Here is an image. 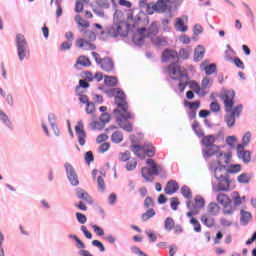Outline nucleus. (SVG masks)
I'll use <instances>...</instances> for the list:
<instances>
[{
  "label": "nucleus",
  "mask_w": 256,
  "mask_h": 256,
  "mask_svg": "<svg viewBox=\"0 0 256 256\" xmlns=\"http://www.w3.org/2000/svg\"><path fill=\"white\" fill-rule=\"evenodd\" d=\"M145 9L146 12L139 10L135 17L133 16V10H129L127 13L128 23L123 20V12L115 10L113 15V24L108 25L104 30H101L100 35L106 36V39H109V37L115 39L119 37V35L120 37H127V32H121L123 31V25H126V29L128 31L139 27L140 23H143V25H149L148 15H153L155 13V6L153 2L148 3Z\"/></svg>",
  "instance_id": "obj_1"
},
{
  "label": "nucleus",
  "mask_w": 256,
  "mask_h": 256,
  "mask_svg": "<svg viewBox=\"0 0 256 256\" xmlns=\"http://www.w3.org/2000/svg\"><path fill=\"white\" fill-rule=\"evenodd\" d=\"M174 60L169 66H168V72L171 73L172 76L171 79H189V74L184 73L181 71V66L179 65V53L173 49L166 48L162 52V63H167L168 61Z\"/></svg>",
  "instance_id": "obj_2"
},
{
  "label": "nucleus",
  "mask_w": 256,
  "mask_h": 256,
  "mask_svg": "<svg viewBox=\"0 0 256 256\" xmlns=\"http://www.w3.org/2000/svg\"><path fill=\"white\" fill-rule=\"evenodd\" d=\"M146 164H148L150 168L147 166L142 167L141 173L143 179H145L147 183H152L153 175H159L161 179H167V172L165 171V168H163L162 165L157 164V162H155V160L151 158H148L146 160Z\"/></svg>",
  "instance_id": "obj_3"
},
{
  "label": "nucleus",
  "mask_w": 256,
  "mask_h": 256,
  "mask_svg": "<svg viewBox=\"0 0 256 256\" xmlns=\"http://www.w3.org/2000/svg\"><path fill=\"white\" fill-rule=\"evenodd\" d=\"M109 98L114 97V105L116 109L113 110L114 114L121 113V111L127 112L129 109V103L127 102V95L121 88H110L103 90Z\"/></svg>",
  "instance_id": "obj_4"
},
{
  "label": "nucleus",
  "mask_w": 256,
  "mask_h": 256,
  "mask_svg": "<svg viewBox=\"0 0 256 256\" xmlns=\"http://www.w3.org/2000/svg\"><path fill=\"white\" fill-rule=\"evenodd\" d=\"M221 99L224 101V107L226 113H230L232 117H241V113H243V104L235 105V90H227L222 96Z\"/></svg>",
  "instance_id": "obj_5"
},
{
  "label": "nucleus",
  "mask_w": 256,
  "mask_h": 256,
  "mask_svg": "<svg viewBox=\"0 0 256 256\" xmlns=\"http://www.w3.org/2000/svg\"><path fill=\"white\" fill-rule=\"evenodd\" d=\"M84 37L88 40H85V38H78L76 40V47H79V49H84V51H95L97 46L91 43V41H96L97 34H95L93 30H86L84 32Z\"/></svg>",
  "instance_id": "obj_6"
},
{
  "label": "nucleus",
  "mask_w": 256,
  "mask_h": 256,
  "mask_svg": "<svg viewBox=\"0 0 256 256\" xmlns=\"http://www.w3.org/2000/svg\"><path fill=\"white\" fill-rule=\"evenodd\" d=\"M15 42L19 61H25L29 55V43H27L25 35L21 33L17 34Z\"/></svg>",
  "instance_id": "obj_7"
},
{
  "label": "nucleus",
  "mask_w": 256,
  "mask_h": 256,
  "mask_svg": "<svg viewBox=\"0 0 256 256\" xmlns=\"http://www.w3.org/2000/svg\"><path fill=\"white\" fill-rule=\"evenodd\" d=\"M216 201L222 205L224 215H233L235 213L233 200L227 194L219 193L216 197Z\"/></svg>",
  "instance_id": "obj_8"
},
{
  "label": "nucleus",
  "mask_w": 256,
  "mask_h": 256,
  "mask_svg": "<svg viewBox=\"0 0 256 256\" xmlns=\"http://www.w3.org/2000/svg\"><path fill=\"white\" fill-rule=\"evenodd\" d=\"M154 5L155 13L163 14L169 19H173V14H171V7H169V2L167 0H157Z\"/></svg>",
  "instance_id": "obj_9"
},
{
  "label": "nucleus",
  "mask_w": 256,
  "mask_h": 256,
  "mask_svg": "<svg viewBox=\"0 0 256 256\" xmlns=\"http://www.w3.org/2000/svg\"><path fill=\"white\" fill-rule=\"evenodd\" d=\"M64 167L66 169V175L69 183L72 185V187L79 186V176L77 175V172L75 171V168L71 163L66 162L64 164Z\"/></svg>",
  "instance_id": "obj_10"
},
{
  "label": "nucleus",
  "mask_w": 256,
  "mask_h": 256,
  "mask_svg": "<svg viewBox=\"0 0 256 256\" xmlns=\"http://www.w3.org/2000/svg\"><path fill=\"white\" fill-rule=\"evenodd\" d=\"M75 132L78 137V143L81 145V147L85 146V143L87 142L85 139H87V133L85 132V125L83 124V121H78L77 125L75 126Z\"/></svg>",
  "instance_id": "obj_11"
},
{
  "label": "nucleus",
  "mask_w": 256,
  "mask_h": 256,
  "mask_svg": "<svg viewBox=\"0 0 256 256\" xmlns=\"http://www.w3.org/2000/svg\"><path fill=\"white\" fill-rule=\"evenodd\" d=\"M75 194L77 199H81L82 201H85V203H88V205H93V203H95L91 195H89V193L85 191V189L83 188H76Z\"/></svg>",
  "instance_id": "obj_12"
},
{
  "label": "nucleus",
  "mask_w": 256,
  "mask_h": 256,
  "mask_svg": "<svg viewBox=\"0 0 256 256\" xmlns=\"http://www.w3.org/2000/svg\"><path fill=\"white\" fill-rule=\"evenodd\" d=\"M187 209H203L205 207V198H203L201 195H197L194 198V204L191 202V200H188L186 202Z\"/></svg>",
  "instance_id": "obj_13"
},
{
  "label": "nucleus",
  "mask_w": 256,
  "mask_h": 256,
  "mask_svg": "<svg viewBox=\"0 0 256 256\" xmlns=\"http://www.w3.org/2000/svg\"><path fill=\"white\" fill-rule=\"evenodd\" d=\"M143 151V154H137L140 159H145V157H155V153L157 150L155 149V146H153V143L145 142Z\"/></svg>",
  "instance_id": "obj_14"
},
{
  "label": "nucleus",
  "mask_w": 256,
  "mask_h": 256,
  "mask_svg": "<svg viewBox=\"0 0 256 256\" xmlns=\"http://www.w3.org/2000/svg\"><path fill=\"white\" fill-rule=\"evenodd\" d=\"M236 151L238 159H241L245 165L251 163V151L245 148H236Z\"/></svg>",
  "instance_id": "obj_15"
},
{
  "label": "nucleus",
  "mask_w": 256,
  "mask_h": 256,
  "mask_svg": "<svg viewBox=\"0 0 256 256\" xmlns=\"http://www.w3.org/2000/svg\"><path fill=\"white\" fill-rule=\"evenodd\" d=\"M100 67L103 69V71H106V73H111V71L115 69V62H113V58L105 57L103 58Z\"/></svg>",
  "instance_id": "obj_16"
},
{
  "label": "nucleus",
  "mask_w": 256,
  "mask_h": 256,
  "mask_svg": "<svg viewBox=\"0 0 256 256\" xmlns=\"http://www.w3.org/2000/svg\"><path fill=\"white\" fill-rule=\"evenodd\" d=\"M221 149V147L214 145L208 148H205L202 150L203 153V157L204 159H211V157H213V155H219V150Z\"/></svg>",
  "instance_id": "obj_17"
},
{
  "label": "nucleus",
  "mask_w": 256,
  "mask_h": 256,
  "mask_svg": "<svg viewBox=\"0 0 256 256\" xmlns=\"http://www.w3.org/2000/svg\"><path fill=\"white\" fill-rule=\"evenodd\" d=\"M164 191L166 195H174V193L179 191V183H177L175 180L168 181Z\"/></svg>",
  "instance_id": "obj_18"
},
{
  "label": "nucleus",
  "mask_w": 256,
  "mask_h": 256,
  "mask_svg": "<svg viewBox=\"0 0 256 256\" xmlns=\"http://www.w3.org/2000/svg\"><path fill=\"white\" fill-rule=\"evenodd\" d=\"M207 63H209L208 60H205L204 62L201 63V67L204 66V71L206 73V75H213L215 73H217V64L215 63H211L209 65H207Z\"/></svg>",
  "instance_id": "obj_19"
},
{
  "label": "nucleus",
  "mask_w": 256,
  "mask_h": 256,
  "mask_svg": "<svg viewBox=\"0 0 256 256\" xmlns=\"http://www.w3.org/2000/svg\"><path fill=\"white\" fill-rule=\"evenodd\" d=\"M157 35H159V26L157 25V22L154 21L147 29V38L152 39V37H157Z\"/></svg>",
  "instance_id": "obj_20"
},
{
  "label": "nucleus",
  "mask_w": 256,
  "mask_h": 256,
  "mask_svg": "<svg viewBox=\"0 0 256 256\" xmlns=\"http://www.w3.org/2000/svg\"><path fill=\"white\" fill-rule=\"evenodd\" d=\"M253 219V215L249 211L240 210V223L241 225H249V221Z\"/></svg>",
  "instance_id": "obj_21"
},
{
  "label": "nucleus",
  "mask_w": 256,
  "mask_h": 256,
  "mask_svg": "<svg viewBox=\"0 0 256 256\" xmlns=\"http://www.w3.org/2000/svg\"><path fill=\"white\" fill-rule=\"evenodd\" d=\"M120 116L116 117V123H118V125H121V123H123V119L124 121H129V119H133V114H131V112H129V108L125 111H120Z\"/></svg>",
  "instance_id": "obj_22"
},
{
  "label": "nucleus",
  "mask_w": 256,
  "mask_h": 256,
  "mask_svg": "<svg viewBox=\"0 0 256 256\" xmlns=\"http://www.w3.org/2000/svg\"><path fill=\"white\" fill-rule=\"evenodd\" d=\"M150 40L155 47H166L167 45V38L165 36H154Z\"/></svg>",
  "instance_id": "obj_23"
},
{
  "label": "nucleus",
  "mask_w": 256,
  "mask_h": 256,
  "mask_svg": "<svg viewBox=\"0 0 256 256\" xmlns=\"http://www.w3.org/2000/svg\"><path fill=\"white\" fill-rule=\"evenodd\" d=\"M104 85L106 87H117L119 85V79H117V76H104Z\"/></svg>",
  "instance_id": "obj_24"
},
{
  "label": "nucleus",
  "mask_w": 256,
  "mask_h": 256,
  "mask_svg": "<svg viewBox=\"0 0 256 256\" xmlns=\"http://www.w3.org/2000/svg\"><path fill=\"white\" fill-rule=\"evenodd\" d=\"M205 57V48L203 45H198L194 51V63H199Z\"/></svg>",
  "instance_id": "obj_25"
},
{
  "label": "nucleus",
  "mask_w": 256,
  "mask_h": 256,
  "mask_svg": "<svg viewBox=\"0 0 256 256\" xmlns=\"http://www.w3.org/2000/svg\"><path fill=\"white\" fill-rule=\"evenodd\" d=\"M0 121L3 123L4 127H7V129H10V131H13V123L11 122V119H9V116L0 110Z\"/></svg>",
  "instance_id": "obj_26"
},
{
  "label": "nucleus",
  "mask_w": 256,
  "mask_h": 256,
  "mask_svg": "<svg viewBox=\"0 0 256 256\" xmlns=\"http://www.w3.org/2000/svg\"><path fill=\"white\" fill-rule=\"evenodd\" d=\"M215 141H216L215 135L210 134V135L205 136L202 139L201 143H202V145H204V147L209 148V147L215 146Z\"/></svg>",
  "instance_id": "obj_27"
},
{
  "label": "nucleus",
  "mask_w": 256,
  "mask_h": 256,
  "mask_svg": "<svg viewBox=\"0 0 256 256\" xmlns=\"http://www.w3.org/2000/svg\"><path fill=\"white\" fill-rule=\"evenodd\" d=\"M174 26L176 31H180L181 33H186V31L189 29L187 25H185V20H183V18H176Z\"/></svg>",
  "instance_id": "obj_28"
},
{
  "label": "nucleus",
  "mask_w": 256,
  "mask_h": 256,
  "mask_svg": "<svg viewBox=\"0 0 256 256\" xmlns=\"http://www.w3.org/2000/svg\"><path fill=\"white\" fill-rule=\"evenodd\" d=\"M219 211H221V207L219 206V204L215 203V202H211L208 205V213L212 216H217L219 215Z\"/></svg>",
  "instance_id": "obj_29"
},
{
  "label": "nucleus",
  "mask_w": 256,
  "mask_h": 256,
  "mask_svg": "<svg viewBox=\"0 0 256 256\" xmlns=\"http://www.w3.org/2000/svg\"><path fill=\"white\" fill-rule=\"evenodd\" d=\"M251 143V132H246L242 137V143L238 144L236 148L245 149Z\"/></svg>",
  "instance_id": "obj_30"
},
{
  "label": "nucleus",
  "mask_w": 256,
  "mask_h": 256,
  "mask_svg": "<svg viewBox=\"0 0 256 256\" xmlns=\"http://www.w3.org/2000/svg\"><path fill=\"white\" fill-rule=\"evenodd\" d=\"M81 65L82 67H91V60L85 55L79 56L76 61V66Z\"/></svg>",
  "instance_id": "obj_31"
},
{
  "label": "nucleus",
  "mask_w": 256,
  "mask_h": 256,
  "mask_svg": "<svg viewBox=\"0 0 256 256\" xmlns=\"http://www.w3.org/2000/svg\"><path fill=\"white\" fill-rule=\"evenodd\" d=\"M206 227L213 229L215 227V218H208L207 215H202L200 219Z\"/></svg>",
  "instance_id": "obj_32"
},
{
  "label": "nucleus",
  "mask_w": 256,
  "mask_h": 256,
  "mask_svg": "<svg viewBox=\"0 0 256 256\" xmlns=\"http://www.w3.org/2000/svg\"><path fill=\"white\" fill-rule=\"evenodd\" d=\"M180 193L185 199L190 200L193 198V192L191 191V188H189V186L187 185H183L181 187Z\"/></svg>",
  "instance_id": "obj_33"
},
{
  "label": "nucleus",
  "mask_w": 256,
  "mask_h": 256,
  "mask_svg": "<svg viewBox=\"0 0 256 256\" xmlns=\"http://www.w3.org/2000/svg\"><path fill=\"white\" fill-rule=\"evenodd\" d=\"M171 7V15H173V11H177L181 5H183V0H166Z\"/></svg>",
  "instance_id": "obj_34"
},
{
  "label": "nucleus",
  "mask_w": 256,
  "mask_h": 256,
  "mask_svg": "<svg viewBox=\"0 0 256 256\" xmlns=\"http://www.w3.org/2000/svg\"><path fill=\"white\" fill-rule=\"evenodd\" d=\"M111 141L112 143L119 145V143L123 141V132L119 130L113 132V134L111 135Z\"/></svg>",
  "instance_id": "obj_35"
},
{
  "label": "nucleus",
  "mask_w": 256,
  "mask_h": 256,
  "mask_svg": "<svg viewBox=\"0 0 256 256\" xmlns=\"http://www.w3.org/2000/svg\"><path fill=\"white\" fill-rule=\"evenodd\" d=\"M184 106L188 107V109H190V111H197V109H199V107H201V101L196 100V101H185L184 102Z\"/></svg>",
  "instance_id": "obj_36"
},
{
  "label": "nucleus",
  "mask_w": 256,
  "mask_h": 256,
  "mask_svg": "<svg viewBox=\"0 0 256 256\" xmlns=\"http://www.w3.org/2000/svg\"><path fill=\"white\" fill-rule=\"evenodd\" d=\"M155 215H157V212H155V209L148 208V210L142 214L141 219L143 222L149 221V219L155 217Z\"/></svg>",
  "instance_id": "obj_37"
},
{
  "label": "nucleus",
  "mask_w": 256,
  "mask_h": 256,
  "mask_svg": "<svg viewBox=\"0 0 256 256\" xmlns=\"http://www.w3.org/2000/svg\"><path fill=\"white\" fill-rule=\"evenodd\" d=\"M165 231H173L175 229V220L171 217H167L164 221Z\"/></svg>",
  "instance_id": "obj_38"
},
{
  "label": "nucleus",
  "mask_w": 256,
  "mask_h": 256,
  "mask_svg": "<svg viewBox=\"0 0 256 256\" xmlns=\"http://www.w3.org/2000/svg\"><path fill=\"white\" fill-rule=\"evenodd\" d=\"M231 157H233V154L231 152H228V153H223V152H219L217 154V159L222 161V159H225L224 163L226 165H229L230 161H231Z\"/></svg>",
  "instance_id": "obj_39"
},
{
  "label": "nucleus",
  "mask_w": 256,
  "mask_h": 256,
  "mask_svg": "<svg viewBox=\"0 0 256 256\" xmlns=\"http://www.w3.org/2000/svg\"><path fill=\"white\" fill-rule=\"evenodd\" d=\"M145 39H146V36H140L137 34H134L132 36V42L134 43V45H136V47H141V45L145 43Z\"/></svg>",
  "instance_id": "obj_40"
},
{
  "label": "nucleus",
  "mask_w": 256,
  "mask_h": 256,
  "mask_svg": "<svg viewBox=\"0 0 256 256\" xmlns=\"http://www.w3.org/2000/svg\"><path fill=\"white\" fill-rule=\"evenodd\" d=\"M238 183H242L247 185L248 183H251V175L248 173H242L237 177Z\"/></svg>",
  "instance_id": "obj_41"
},
{
  "label": "nucleus",
  "mask_w": 256,
  "mask_h": 256,
  "mask_svg": "<svg viewBox=\"0 0 256 256\" xmlns=\"http://www.w3.org/2000/svg\"><path fill=\"white\" fill-rule=\"evenodd\" d=\"M224 121L227 124V127H229V129H231L232 127H235V123L237 121V118H235V116L233 115H225L224 116Z\"/></svg>",
  "instance_id": "obj_42"
},
{
  "label": "nucleus",
  "mask_w": 256,
  "mask_h": 256,
  "mask_svg": "<svg viewBox=\"0 0 256 256\" xmlns=\"http://www.w3.org/2000/svg\"><path fill=\"white\" fill-rule=\"evenodd\" d=\"M91 87V84L87 82L85 79H80L79 80V85L75 87V92H82L81 89H89Z\"/></svg>",
  "instance_id": "obj_43"
},
{
  "label": "nucleus",
  "mask_w": 256,
  "mask_h": 256,
  "mask_svg": "<svg viewBox=\"0 0 256 256\" xmlns=\"http://www.w3.org/2000/svg\"><path fill=\"white\" fill-rule=\"evenodd\" d=\"M214 177L217 181H219L220 183H226V185H228V187H231V180L229 179V174L226 175H220L217 176V174H214Z\"/></svg>",
  "instance_id": "obj_44"
},
{
  "label": "nucleus",
  "mask_w": 256,
  "mask_h": 256,
  "mask_svg": "<svg viewBox=\"0 0 256 256\" xmlns=\"http://www.w3.org/2000/svg\"><path fill=\"white\" fill-rule=\"evenodd\" d=\"M226 171L231 175H235V173L241 172V164H230Z\"/></svg>",
  "instance_id": "obj_45"
},
{
  "label": "nucleus",
  "mask_w": 256,
  "mask_h": 256,
  "mask_svg": "<svg viewBox=\"0 0 256 256\" xmlns=\"http://www.w3.org/2000/svg\"><path fill=\"white\" fill-rule=\"evenodd\" d=\"M90 128L95 130L97 129L98 131H101L103 129H105V124L103 121H94L90 123Z\"/></svg>",
  "instance_id": "obj_46"
},
{
  "label": "nucleus",
  "mask_w": 256,
  "mask_h": 256,
  "mask_svg": "<svg viewBox=\"0 0 256 256\" xmlns=\"http://www.w3.org/2000/svg\"><path fill=\"white\" fill-rule=\"evenodd\" d=\"M84 92H75V95L79 97V102L82 103V105H87L90 103L89 96L83 94Z\"/></svg>",
  "instance_id": "obj_47"
},
{
  "label": "nucleus",
  "mask_w": 256,
  "mask_h": 256,
  "mask_svg": "<svg viewBox=\"0 0 256 256\" xmlns=\"http://www.w3.org/2000/svg\"><path fill=\"white\" fill-rule=\"evenodd\" d=\"M230 187L231 186H229V185L225 186V184H222V182L218 183L217 186H215V184H212V189L216 193H219V191H229Z\"/></svg>",
  "instance_id": "obj_48"
},
{
  "label": "nucleus",
  "mask_w": 256,
  "mask_h": 256,
  "mask_svg": "<svg viewBox=\"0 0 256 256\" xmlns=\"http://www.w3.org/2000/svg\"><path fill=\"white\" fill-rule=\"evenodd\" d=\"M190 224L193 225L195 233H201V223L197 218L192 217L190 219Z\"/></svg>",
  "instance_id": "obj_49"
},
{
  "label": "nucleus",
  "mask_w": 256,
  "mask_h": 256,
  "mask_svg": "<svg viewBox=\"0 0 256 256\" xmlns=\"http://www.w3.org/2000/svg\"><path fill=\"white\" fill-rule=\"evenodd\" d=\"M84 160L86 165H91L95 161V156L93 155V151H87L84 154Z\"/></svg>",
  "instance_id": "obj_50"
},
{
  "label": "nucleus",
  "mask_w": 256,
  "mask_h": 256,
  "mask_svg": "<svg viewBox=\"0 0 256 256\" xmlns=\"http://www.w3.org/2000/svg\"><path fill=\"white\" fill-rule=\"evenodd\" d=\"M228 61H233L234 65L238 69H245V64L242 62L241 58H239V57H235L234 59H233V57H229Z\"/></svg>",
  "instance_id": "obj_51"
},
{
  "label": "nucleus",
  "mask_w": 256,
  "mask_h": 256,
  "mask_svg": "<svg viewBox=\"0 0 256 256\" xmlns=\"http://www.w3.org/2000/svg\"><path fill=\"white\" fill-rule=\"evenodd\" d=\"M76 221L80 223V225H85L87 223V216L81 212L75 213Z\"/></svg>",
  "instance_id": "obj_52"
},
{
  "label": "nucleus",
  "mask_w": 256,
  "mask_h": 256,
  "mask_svg": "<svg viewBox=\"0 0 256 256\" xmlns=\"http://www.w3.org/2000/svg\"><path fill=\"white\" fill-rule=\"evenodd\" d=\"M192 129L198 137H205V132H203V130L199 128V122H195L194 124H192Z\"/></svg>",
  "instance_id": "obj_53"
},
{
  "label": "nucleus",
  "mask_w": 256,
  "mask_h": 256,
  "mask_svg": "<svg viewBox=\"0 0 256 256\" xmlns=\"http://www.w3.org/2000/svg\"><path fill=\"white\" fill-rule=\"evenodd\" d=\"M97 185H98V191H100V193H104L106 187H105V180L103 179V176L97 177Z\"/></svg>",
  "instance_id": "obj_54"
},
{
  "label": "nucleus",
  "mask_w": 256,
  "mask_h": 256,
  "mask_svg": "<svg viewBox=\"0 0 256 256\" xmlns=\"http://www.w3.org/2000/svg\"><path fill=\"white\" fill-rule=\"evenodd\" d=\"M179 205H181V202L179 201V198L172 197L170 200V206L173 211H177L179 209Z\"/></svg>",
  "instance_id": "obj_55"
},
{
  "label": "nucleus",
  "mask_w": 256,
  "mask_h": 256,
  "mask_svg": "<svg viewBox=\"0 0 256 256\" xmlns=\"http://www.w3.org/2000/svg\"><path fill=\"white\" fill-rule=\"evenodd\" d=\"M91 227H92L94 233H96V235H98V237H103V235H105V230H103V228H101L99 225L91 224Z\"/></svg>",
  "instance_id": "obj_56"
},
{
  "label": "nucleus",
  "mask_w": 256,
  "mask_h": 256,
  "mask_svg": "<svg viewBox=\"0 0 256 256\" xmlns=\"http://www.w3.org/2000/svg\"><path fill=\"white\" fill-rule=\"evenodd\" d=\"M144 207L146 209H153L155 207V202L153 201V198L150 196H147L144 200Z\"/></svg>",
  "instance_id": "obj_57"
},
{
  "label": "nucleus",
  "mask_w": 256,
  "mask_h": 256,
  "mask_svg": "<svg viewBox=\"0 0 256 256\" xmlns=\"http://www.w3.org/2000/svg\"><path fill=\"white\" fill-rule=\"evenodd\" d=\"M62 0H55L56 9V18L59 19L63 15V7L61 6Z\"/></svg>",
  "instance_id": "obj_58"
},
{
  "label": "nucleus",
  "mask_w": 256,
  "mask_h": 256,
  "mask_svg": "<svg viewBox=\"0 0 256 256\" xmlns=\"http://www.w3.org/2000/svg\"><path fill=\"white\" fill-rule=\"evenodd\" d=\"M96 5H98L100 9H109V7H111L109 0H96Z\"/></svg>",
  "instance_id": "obj_59"
},
{
  "label": "nucleus",
  "mask_w": 256,
  "mask_h": 256,
  "mask_svg": "<svg viewBox=\"0 0 256 256\" xmlns=\"http://www.w3.org/2000/svg\"><path fill=\"white\" fill-rule=\"evenodd\" d=\"M92 245L93 247H97L101 253H105V245L100 240H93Z\"/></svg>",
  "instance_id": "obj_60"
},
{
  "label": "nucleus",
  "mask_w": 256,
  "mask_h": 256,
  "mask_svg": "<svg viewBox=\"0 0 256 256\" xmlns=\"http://www.w3.org/2000/svg\"><path fill=\"white\" fill-rule=\"evenodd\" d=\"M94 79H96V81H98V83L103 81V74H102V72H96L94 74V76L88 77V82L91 83V82H93Z\"/></svg>",
  "instance_id": "obj_61"
},
{
  "label": "nucleus",
  "mask_w": 256,
  "mask_h": 256,
  "mask_svg": "<svg viewBox=\"0 0 256 256\" xmlns=\"http://www.w3.org/2000/svg\"><path fill=\"white\" fill-rule=\"evenodd\" d=\"M127 171H135L137 169V161L129 160L126 164Z\"/></svg>",
  "instance_id": "obj_62"
},
{
  "label": "nucleus",
  "mask_w": 256,
  "mask_h": 256,
  "mask_svg": "<svg viewBox=\"0 0 256 256\" xmlns=\"http://www.w3.org/2000/svg\"><path fill=\"white\" fill-rule=\"evenodd\" d=\"M183 59L184 61L189 59V52L185 48H181L179 53H178V60Z\"/></svg>",
  "instance_id": "obj_63"
},
{
  "label": "nucleus",
  "mask_w": 256,
  "mask_h": 256,
  "mask_svg": "<svg viewBox=\"0 0 256 256\" xmlns=\"http://www.w3.org/2000/svg\"><path fill=\"white\" fill-rule=\"evenodd\" d=\"M80 231H82V233L86 237V239H93V234L90 231H88L87 226L82 225L80 227Z\"/></svg>",
  "instance_id": "obj_64"
}]
</instances>
